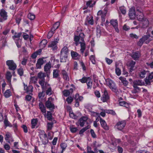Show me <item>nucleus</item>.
I'll return each instance as SVG.
<instances>
[{
    "mask_svg": "<svg viewBox=\"0 0 153 153\" xmlns=\"http://www.w3.org/2000/svg\"><path fill=\"white\" fill-rule=\"evenodd\" d=\"M107 85L109 87L112 91L114 92H116L117 90L115 83L110 79H107L106 81Z\"/></svg>",
    "mask_w": 153,
    "mask_h": 153,
    "instance_id": "1",
    "label": "nucleus"
},
{
    "mask_svg": "<svg viewBox=\"0 0 153 153\" xmlns=\"http://www.w3.org/2000/svg\"><path fill=\"white\" fill-rule=\"evenodd\" d=\"M80 36L82 37L81 38V40L82 42H80L79 43L80 44L81 49L80 50V52L83 54L84 52V51L85 49V44L84 42V34L83 33H81L79 34Z\"/></svg>",
    "mask_w": 153,
    "mask_h": 153,
    "instance_id": "2",
    "label": "nucleus"
},
{
    "mask_svg": "<svg viewBox=\"0 0 153 153\" xmlns=\"http://www.w3.org/2000/svg\"><path fill=\"white\" fill-rule=\"evenodd\" d=\"M6 64L8 67L9 69L13 71L15 70L16 68V65L13 60H8L6 62Z\"/></svg>",
    "mask_w": 153,
    "mask_h": 153,
    "instance_id": "3",
    "label": "nucleus"
},
{
    "mask_svg": "<svg viewBox=\"0 0 153 153\" xmlns=\"http://www.w3.org/2000/svg\"><path fill=\"white\" fill-rule=\"evenodd\" d=\"M53 99L51 97H50L45 103L46 107L50 109H53L54 108V105L53 102Z\"/></svg>",
    "mask_w": 153,
    "mask_h": 153,
    "instance_id": "4",
    "label": "nucleus"
},
{
    "mask_svg": "<svg viewBox=\"0 0 153 153\" xmlns=\"http://www.w3.org/2000/svg\"><path fill=\"white\" fill-rule=\"evenodd\" d=\"M136 17L137 20L139 21H143L146 19L144 17L141 10L137 9L136 10Z\"/></svg>",
    "mask_w": 153,
    "mask_h": 153,
    "instance_id": "5",
    "label": "nucleus"
},
{
    "mask_svg": "<svg viewBox=\"0 0 153 153\" xmlns=\"http://www.w3.org/2000/svg\"><path fill=\"white\" fill-rule=\"evenodd\" d=\"M0 15L1 17V18L0 19V22H2L3 20H5L7 19V13L4 9L1 10Z\"/></svg>",
    "mask_w": 153,
    "mask_h": 153,
    "instance_id": "6",
    "label": "nucleus"
},
{
    "mask_svg": "<svg viewBox=\"0 0 153 153\" xmlns=\"http://www.w3.org/2000/svg\"><path fill=\"white\" fill-rule=\"evenodd\" d=\"M43 134L40 135V138L42 140V143L44 144H46L48 142V139L46 134L45 133L44 131H42Z\"/></svg>",
    "mask_w": 153,
    "mask_h": 153,
    "instance_id": "7",
    "label": "nucleus"
},
{
    "mask_svg": "<svg viewBox=\"0 0 153 153\" xmlns=\"http://www.w3.org/2000/svg\"><path fill=\"white\" fill-rule=\"evenodd\" d=\"M150 37V35L147 34L144 35L142 38L140 39L139 42L137 43V45L140 46H141L143 42L146 40Z\"/></svg>",
    "mask_w": 153,
    "mask_h": 153,
    "instance_id": "8",
    "label": "nucleus"
},
{
    "mask_svg": "<svg viewBox=\"0 0 153 153\" xmlns=\"http://www.w3.org/2000/svg\"><path fill=\"white\" fill-rule=\"evenodd\" d=\"M39 83L41 85L43 91H45L46 88L50 85L47 82L45 81V80H39Z\"/></svg>",
    "mask_w": 153,
    "mask_h": 153,
    "instance_id": "9",
    "label": "nucleus"
},
{
    "mask_svg": "<svg viewBox=\"0 0 153 153\" xmlns=\"http://www.w3.org/2000/svg\"><path fill=\"white\" fill-rule=\"evenodd\" d=\"M136 13H136L135 11L134 7H132L130 8L129 12V16L131 19H134L135 18L137 15Z\"/></svg>",
    "mask_w": 153,
    "mask_h": 153,
    "instance_id": "10",
    "label": "nucleus"
},
{
    "mask_svg": "<svg viewBox=\"0 0 153 153\" xmlns=\"http://www.w3.org/2000/svg\"><path fill=\"white\" fill-rule=\"evenodd\" d=\"M126 124V121L123 120L118 122L116 126L117 127V128L118 129L121 130L124 128Z\"/></svg>",
    "mask_w": 153,
    "mask_h": 153,
    "instance_id": "11",
    "label": "nucleus"
},
{
    "mask_svg": "<svg viewBox=\"0 0 153 153\" xmlns=\"http://www.w3.org/2000/svg\"><path fill=\"white\" fill-rule=\"evenodd\" d=\"M5 139L7 142L10 143L13 141L14 140L12 137V134L10 133L7 132L5 135Z\"/></svg>",
    "mask_w": 153,
    "mask_h": 153,
    "instance_id": "12",
    "label": "nucleus"
},
{
    "mask_svg": "<svg viewBox=\"0 0 153 153\" xmlns=\"http://www.w3.org/2000/svg\"><path fill=\"white\" fill-rule=\"evenodd\" d=\"M93 18V17L91 15L88 16L85 22V25H88V24L93 25L94 22Z\"/></svg>",
    "mask_w": 153,
    "mask_h": 153,
    "instance_id": "13",
    "label": "nucleus"
},
{
    "mask_svg": "<svg viewBox=\"0 0 153 153\" xmlns=\"http://www.w3.org/2000/svg\"><path fill=\"white\" fill-rule=\"evenodd\" d=\"M109 97L108 94V92L106 90H105L103 92V94L101 97V100L103 102H106L109 99Z\"/></svg>",
    "mask_w": 153,
    "mask_h": 153,
    "instance_id": "14",
    "label": "nucleus"
},
{
    "mask_svg": "<svg viewBox=\"0 0 153 153\" xmlns=\"http://www.w3.org/2000/svg\"><path fill=\"white\" fill-rule=\"evenodd\" d=\"M111 24L114 27L115 31L117 32H119V30L118 28V23L117 20H111L110 22Z\"/></svg>",
    "mask_w": 153,
    "mask_h": 153,
    "instance_id": "15",
    "label": "nucleus"
},
{
    "mask_svg": "<svg viewBox=\"0 0 153 153\" xmlns=\"http://www.w3.org/2000/svg\"><path fill=\"white\" fill-rule=\"evenodd\" d=\"M24 87V89L26 92L29 94H30L33 91V87L31 85H29L27 86V85H25V83H23Z\"/></svg>",
    "mask_w": 153,
    "mask_h": 153,
    "instance_id": "16",
    "label": "nucleus"
},
{
    "mask_svg": "<svg viewBox=\"0 0 153 153\" xmlns=\"http://www.w3.org/2000/svg\"><path fill=\"white\" fill-rule=\"evenodd\" d=\"M58 42L57 41L54 40L48 45V47L51 48L53 50H56L57 48V44Z\"/></svg>",
    "mask_w": 153,
    "mask_h": 153,
    "instance_id": "17",
    "label": "nucleus"
},
{
    "mask_svg": "<svg viewBox=\"0 0 153 153\" xmlns=\"http://www.w3.org/2000/svg\"><path fill=\"white\" fill-rule=\"evenodd\" d=\"M88 119V117L86 116H83L80 118L79 121V122L80 126L82 127L83 126L85 123Z\"/></svg>",
    "mask_w": 153,
    "mask_h": 153,
    "instance_id": "18",
    "label": "nucleus"
},
{
    "mask_svg": "<svg viewBox=\"0 0 153 153\" xmlns=\"http://www.w3.org/2000/svg\"><path fill=\"white\" fill-rule=\"evenodd\" d=\"M99 153H105L102 150H99ZM87 153H97L98 151L96 150V149H95L94 152L92 150L90 146L87 147Z\"/></svg>",
    "mask_w": 153,
    "mask_h": 153,
    "instance_id": "19",
    "label": "nucleus"
},
{
    "mask_svg": "<svg viewBox=\"0 0 153 153\" xmlns=\"http://www.w3.org/2000/svg\"><path fill=\"white\" fill-rule=\"evenodd\" d=\"M140 53L138 51L133 52L131 55V57L134 60L138 59L140 56Z\"/></svg>",
    "mask_w": 153,
    "mask_h": 153,
    "instance_id": "20",
    "label": "nucleus"
},
{
    "mask_svg": "<svg viewBox=\"0 0 153 153\" xmlns=\"http://www.w3.org/2000/svg\"><path fill=\"white\" fill-rule=\"evenodd\" d=\"M39 107L41 112L44 114V116L45 117L46 109L45 107L42 103L40 102L39 104Z\"/></svg>",
    "mask_w": 153,
    "mask_h": 153,
    "instance_id": "21",
    "label": "nucleus"
},
{
    "mask_svg": "<svg viewBox=\"0 0 153 153\" xmlns=\"http://www.w3.org/2000/svg\"><path fill=\"white\" fill-rule=\"evenodd\" d=\"M62 74V76L63 78L65 80L68 81L69 80V77L68 74L65 70H62L61 71Z\"/></svg>",
    "mask_w": 153,
    "mask_h": 153,
    "instance_id": "22",
    "label": "nucleus"
},
{
    "mask_svg": "<svg viewBox=\"0 0 153 153\" xmlns=\"http://www.w3.org/2000/svg\"><path fill=\"white\" fill-rule=\"evenodd\" d=\"M97 16H101L102 20V22L105 21V17L106 16V13L105 12H103L101 10L98 11L97 13Z\"/></svg>",
    "mask_w": 153,
    "mask_h": 153,
    "instance_id": "23",
    "label": "nucleus"
},
{
    "mask_svg": "<svg viewBox=\"0 0 153 153\" xmlns=\"http://www.w3.org/2000/svg\"><path fill=\"white\" fill-rule=\"evenodd\" d=\"M100 122L101 126L105 129L106 130H108V127L104 120L100 118Z\"/></svg>",
    "mask_w": 153,
    "mask_h": 153,
    "instance_id": "24",
    "label": "nucleus"
},
{
    "mask_svg": "<svg viewBox=\"0 0 153 153\" xmlns=\"http://www.w3.org/2000/svg\"><path fill=\"white\" fill-rule=\"evenodd\" d=\"M71 54L72 58L75 59H77L80 57V56L79 54L75 51H71Z\"/></svg>",
    "mask_w": 153,
    "mask_h": 153,
    "instance_id": "25",
    "label": "nucleus"
},
{
    "mask_svg": "<svg viewBox=\"0 0 153 153\" xmlns=\"http://www.w3.org/2000/svg\"><path fill=\"white\" fill-rule=\"evenodd\" d=\"M73 91V89L71 88L69 90H65L62 91L65 97H67L72 94Z\"/></svg>",
    "mask_w": 153,
    "mask_h": 153,
    "instance_id": "26",
    "label": "nucleus"
},
{
    "mask_svg": "<svg viewBox=\"0 0 153 153\" xmlns=\"http://www.w3.org/2000/svg\"><path fill=\"white\" fill-rule=\"evenodd\" d=\"M133 84L135 85L142 86L145 85V83L144 82L142 81L141 80H134L133 82Z\"/></svg>",
    "mask_w": 153,
    "mask_h": 153,
    "instance_id": "27",
    "label": "nucleus"
},
{
    "mask_svg": "<svg viewBox=\"0 0 153 153\" xmlns=\"http://www.w3.org/2000/svg\"><path fill=\"white\" fill-rule=\"evenodd\" d=\"M46 74L45 73L42 72H40L38 74V78L39 79V80H45V77H46Z\"/></svg>",
    "mask_w": 153,
    "mask_h": 153,
    "instance_id": "28",
    "label": "nucleus"
},
{
    "mask_svg": "<svg viewBox=\"0 0 153 153\" xmlns=\"http://www.w3.org/2000/svg\"><path fill=\"white\" fill-rule=\"evenodd\" d=\"M45 93L47 95H50L52 94L53 93V91L52 90L51 88L49 85L46 88V89L45 90Z\"/></svg>",
    "mask_w": 153,
    "mask_h": 153,
    "instance_id": "29",
    "label": "nucleus"
},
{
    "mask_svg": "<svg viewBox=\"0 0 153 153\" xmlns=\"http://www.w3.org/2000/svg\"><path fill=\"white\" fill-rule=\"evenodd\" d=\"M44 63V61L43 59H39L37 61L36 64V67L37 68H41V65H43Z\"/></svg>",
    "mask_w": 153,
    "mask_h": 153,
    "instance_id": "30",
    "label": "nucleus"
},
{
    "mask_svg": "<svg viewBox=\"0 0 153 153\" xmlns=\"http://www.w3.org/2000/svg\"><path fill=\"white\" fill-rule=\"evenodd\" d=\"M142 22V28H144L147 27L149 24V22L148 19L146 18L143 20V21H141Z\"/></svg>",
    "mask_w": 153,
    "mask_h": 153,
    "instance_id": "31",
    "label": "nucleus"
},
{
    "mask_svg": "<svg viewBox=\"0 0 153 153\" xmlns=\"http://www.w3.org/2000/svg\"><path fill=\"white\" fill-rule=\"evenodd\" d=\"M86 83L88 88H91L92 85V80L89 77H88Z\"/></svg>",
    "mask_w": 153,
    "mask_h": 153,
    "instance_id": "32",
    "label": "nucleus"
},
{
    "mask_svg": "<svg viewBox=\"0 0 153 153\" xmlns=\"http://www.w3.org/2000/svg\"><path fill=\"white\" fill-rule=\"evenodd\" d=\"M51 68V63L50 62L46 64L44 66V71L46 72H48L50 71Z\"/></svg>",
    "mask_w": 153,
    "mask_h": 153,
    "instance_id": "33",
    "label": "nucleus"
},
{
    "mask_svg": "<svg viewBox=\"0 0 153 153\" xmlns=\"http://www.w3.org/2000/svg\"><path fill=\"white\" fill-rule=\"evenodd\" d=\"M68 52V49L67 47H64L62 49L60 54L67 55V53Z\"/></svg>",
    "mask_w": 153,
    "mask_h": 153,
    "instance_id": "34",
    "label": "nucleus"
},
{
    "mask_svg": "<svg viewBox=\"0 0 153 153\" xmlns=\"http://www.w3.org/2000/svg\"><path fill=\"white\" fill-rule=\"evenodd\" d=\"M60 61L61 62H65L67 59V55L60 54Z\"/></svg>",
    "mask_w": 153,
    "mask_h": 153,
    "instance_id": "35",
    "label": "nucleus"
},
{
    "mask_svg": "<svg viewBox=\"0 0 153 153\" xmlns=\"http://www.w3.org/2000/svg\"><path fill=\"white\" fill-rule=\"evenodd\" d=\"M119 79L125 86H126L128 85V82L126 79V78H124L122 77H120Z\"/></svg>",
    "mask_w": 153,
    "mask_h": 153,
    "instance_id": "36",
    "label": "nucleus"
},
{
    "mask_svg": "<svg viewBox=\"0 0 153 153\" xmlns=\"http://www.w3.org/2000/svg\"><path fill=\"white\" fill-rule=\"evenodd\" d=\"M12 76V75L11 73L9 71H7L6 74V77L7 79L9 82H11Z\"/></svg>",
    "mask_w": 153,
    "mask_h": 153,
    "instance_id": "37",
    "label": "nucleus"
},
{
    "mask_svg": "<svg viewBox=\"0 0 153 153\" xmlns=\"http://www.w3.org/2000/svg\"><path fill=\"white\" fill-rule=\"evenodd\" d=\"M59 71L57 69H54L53 70V76L54 78H56L58 77L59 76Z\"/></svg>",
    "mask_w": 153,
    "mask_h": 153,
    "instance_id": "38",
    "label": "nucleus"
},
{
    "mask_svg": "<svg viewBox=\"0 0 153 153\" xmlns=\"http://www.w3.org/2000/svg\"><path fill=\"white\" fill-rule=\"evenodd\" d=\"M47 43V41L46 40H43L40 43V47L42 48L45 47Z\"/></svg>",
    "mask_w": 153,
    "mask_h": 153,
    "instance_id": "39",
    "label": "nucleus"
},
{
    "mask_svg": "<svg viewBox=\"0 0 153 153\" xmlns=\"http://www.w3.org/2000/svg\"><path fill=\"white\" fill-rule=\"evenodd\" d=\"M45 117H46L48 120H51L52 119V115L50 111H48L47 114H45Z\"/></svg>",
    "mask_w": 153,
    "mask_h": 153,
    "instance_id": "40",
    "label": "nucleus"
},
{
    "mask_svg": "<svg viewBox=\"0 0 153 153\" xmlns=\"http://www.w3.org/2000/svg\"><path fill=\"white\" fill-rule=\"evenodd\" d=\"M38 80V78L35 76L31 77L30 78V83H36Z\"/></svg>",
    "mask_w": 153,
    "mask_h": 153,
    "instance_id": "41",
    "label": "nucleus"
},
{
    "mask_svg": "<svg viewBox=\"0 0 153 153\" xmlns=\"http://www.w3.org/2000/svg\"><path fill=\"white\" fill-rule=\"evenodd\" d=\"M60 25V23L59 22H56L53 25V27L51 29L52 31H54L55 30L58 28Z\"/></svg>",
    "mask_w": 153,
    "mask_h": 153,
    "instance_id": "42",
    "label": "nucleus"
},
{
    "mask_svg": "<svg viewBox=\"0 0 153 153\" xmlns=\"http://www.w3.org/2000/svg\"><path fill=\"white\" fill-rule=\"evenodd\" d=\"M90 128V126L89 125H88L86 127L82 128L80 131L79 132V134H82L83 132Z\"/></svg>",
    "mask_w": 153,
    "mask_h": 153,
    "instance_id": "43",
    "label": "nucleus"
},
{
    "mask_svg": "<svg viewBox=\"0 0 153 153\" xmlns=\"http://www.w3.org/2000/svg\"><path fill=\"white\" fill-rule=\"evenodd\" d=\"M38 120L37 119H33L31 121V127L32 128H34L37 124Z\"/></svg>",
    "mask_w": 153,
    "mask_h": 153,
    "instance_id": "44",
    "label": "nucleus"
},
{
    "mask_svg": "<svg viewBox=\"0 0 153 153\" xmlns=\"http://www.w3.org/2000/svg\"><path fill=\"white\" fill-rule=\"evenodd\" d=\"M21 35L22 33L21 32L18 33H15L14 35L13 36L12 38L14 39H15L16 38L19 39L21 36Z\"/></svg>",
    "mask_w": 153,
    "mask_h": 153,
    "instance_id": "45",
    "label": "nucleus"
},
{
    "mask_svg": "<svg viewBox=\"0 0 153 153\" xmlns=\"http://www.w3.org/2000/svg\"><path fill=\"white\" fill-rule=\"evenodd\" d=\"M135 64V62L132 60L130 61V62L129 65L131 67L130 71L131 72L133 69V68L134 67V65Z\"/></svg>",
    "mask_w": 153,
    "mask_h": 153,
    "instance_id": "46",
    "label": "nucleus"
},
{
    "mask_svg": "<svg viewBox=\"0 0 153 153\" xmlns=\"http://www.w3.org/2000/svg\"><path fill=\"white\" fill-rule=\"evenodd\" d=\"M82 37H79L78 36H75L74 37V41L75 42V44L76 46L78 45V42L79 39L81 40Z\"/></svg>",
    "mask_w": 153,
    "mask_h": 153,
    "instance_id": "47",
    "label": "nucleus"
},
{
    "mask_svg": "<svg viewBox=\"0 0 153 153\" xmlns=\"http://www.w3.org/2000/svg\"><path fill=\"white\" fill-rule=\"evenodd\" d=\"M146 71L145 70H143L140 73L139 75L141 78H143L145 77L146 73Z\"/></svg>",
    "mask_w": 153,
    "mask_h": 153,
    "instance_id": "48",
    "label": "nucleus"
},
{
    "mask_svg": "<svg viewBox=\"0 0 153 153\" xmlns=\"http://www.w3.org/2000/svg\"><path fill=\"white\" fill-rule=\"evenodd\" d=\"M4 96L8 98L11 96V92L9 90H7L4 93Z\"/></svg>",
    "mask_w": 153,
    "mask_h": 153,
    "instance_id": "49",
    "label": "nucleus"
},
{
    "mask_svg": "<svg viewBox=\"0 0 153 153\" xmlns=\"http://www.w3.org/2000/svg\"><path fill=\"white\" fill-rule=\"evenodd\" d=\"M83 97L82 96H79V94H76L75 96V99L79 101H82L83 99Z\"/></svg>",
    "mask_w": 153,
    "mask_h": 153,
    "instance_id": "50",
    "label": "nucleus"
},
{
    "mask_svg": "<svg viewBox=\"0 0 153 153\" xmlns=\"http://www.w3.org/2000/svg\"><path fill=\"white\" fill-rule=\"evenodd\" d=\"M28 18L31 20H33L35 19V15L32 13H29L27 16Z\"/></svg>",
    "mask_w": 153,
    "mask_h": 153,
    "instance_id": "51",
    "label": "nucleus"
},
{
    "mask_svg": "<svg viewBox=\"0 0 153 153\" xmlns=\"http://www.w3.org/2000/svg\"><path fill=\"white\" fill-rule=\"evenodd\" d=\"M115 72L117 75L118 76H120L121 74V70L119 68L117 67L116 65L115 68Z\"/></svg>",
    "mask_w": 153,
    "mask_h": 153,
    "instance_id": "52",
    "label": "nucleus"
},
{
    "mask_svg": "<svg viewBox=\"0 0 153 153\" xmlns=\"http://www.w3.org/2000/svg\"><path fill=\"white\" fill-rule=\"evenodd\" d=\"M119 104L120 106H123L127 108V106H128L127 103L125 101H121L119 102Z\"/></svg>",
    "mask_w": 153,
    "mask_h": 153,
    "instance_id": "53",
    "label": "nucleus"
},
{
    "mask_svg": "<svg viewBox=\"0 0 153 153\" xmlns=\"http://www.w3.org/2000/svg\"><path fill=\"white\" fill-rule=\"evenodd\" d=\"M45 91H43L42 92H40L39 93L38 97L39 98H42L44 97L45 94L44 93Z\"/></svg>",
    "mask_w": 153,
    "mask_h": 153,
    "instance_id": "54",
    "label": "nucleus"
},
{
    "mask_svg": "<svg viewBox=\"0 0 153 153\" xmlns=\"http://www.w3.org/2000/svg\"><path fill=\"white\" fill-rule=\"evenodd\" d=\"M53 123L52 122L48 123L47 124V129L48 130H51V129L53 127Z\"/></svg>",
    "mask_w": 153,
    "mask_h": 153,
    "instance_id": "55",
    "label": "nucleus"
},
{
    "mask_svg": "<svg viewBox=\"0 0 153 153\" xmlns=\"http://www.w3.org/2000/svg\"><path fill=\"white\" fill-rule=\"evenodd\" d=\"M70 128L71 131L72 133H75L77 129L76 127H74L73 126H71L70 127Z\"/></svg>",
    "mask_w": 153,
    "mask_h": 153,
    "instance_id": "56",
    "label": "nucleus"
},
{
    "mask_svg": "<svg viewBox=\"0 0 153 153\" xmlns=\"http://www.w3.org/2000/svg\"><path fill=\"white\" fill-rule=\"evenodd\" d=\"M120 10L121 13L123 14H125L126 11L125 7H120Z\"/></svg>",
    "mask_w": 153,
    "mask_h": 153,
    "instance_id": "57",
    "label": "nucleus"
},
{
    "mask_svg": "<svg viewBox=\"0 0 153 153\" xmlns=\"http://www.w3.org/2000/svg\"><path fill=\"white\" fill-rule=\"evenodd\" d=\"M54 33V32L53 31H52V30H51V31L49 32L47 36V37L48 39H50L53 36V33Z\"/></svg>",
    "mask_w": 153,
    "mask_h": 153,
    "instance_id": "58",
    "label": "nucleus"
},
{
    "mask_svg": "<svg viewBox=\"0 0 153 153\" xmlns=\"http://www.w3.org/2000/svg\"><path fill=\"white\" fill-rule=\"evenodd\" d=\"M89 58L92 63L94 64H95V60L94 56L91 55L90 56Z\"/></svg>",
    "mask_w": 153,
    "mask_h": 153,
    "instance_id": "59",
    "label": "nucleus"
},
{
    "mask_svg": "<svg viewBox=\"0 0 153 153\" xmlns=\"http://www.w3.org/2000/svg\"><path fill=\"white\" fill-rule=\"evenodd\" d=\"M69 115L71 117L74 119H76L77 117V116L73 112L70 113Z\"/></svg>",
    "mask_w": 153,
    "mask_h": 153,
    "instance_id": "60",
    "label": "nucleus"
},
{
    "mask_svg": "<svg viewBox=\"0 0 153 153\" xmlns=\"http://www.w3.org/2000/svg\"><path fill=\"white\" fill-rule=\"evenodd\" d=\"M87 78L88 77H84L82 79H80L79 81L82 83L86 82L87 81Z\"/></svg>",
    "mask_w": 153,
    "mask_h": 153,
    "instance_id": "61",
    "label": "nucleus"
},
{
    "mask_svg": "<svg viewBox=\"0 0 153 153\" xmlns=\"http://www.w3.org/2000/svg\"><path fill=\"white\" fill-rule=\"evenodd\" d=\"M73 99L71 97H68L66 99V101L69 104L71 103L73 101Z\"/></svg>",
    "mask_w": 153,
    "mask_h": 153,
    "instance_id": "62",
    "label": "nucleus"
},
{
    "mask_svg": "<svg viewBox=\"0 0 153 153\" xmlns=\"http://www.w3.org/2000/svg\"><path fill=\"white\" fill-rule=\"evenodd\" d=\"M90 133L92 137L94 138H95L97 137V136L95 134L94 131L92 129L90 130Z\"/></svg>",
    "mask_w": 153,
    "mask_h": 153,
    "instance_id": "63",
    "label": "nucleus"
},
{
    "mask_svg": "<svg viewBox=\"0 0 153 153\" xmlns=\"http://www.w3.org/2000/svg\"><path fill=\"white\" fill-rule=\"evenodd\" d=\"M148 78L151 80V81H153V72H152L148 76Z\"/></svg>",
    "mask_w": 153,
    "mask_h": 153,
    "instance_id": "64",
    "label": "nucleus"
}]
</instances>
